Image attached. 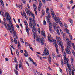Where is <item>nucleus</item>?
I'll return each mask as SVG.
<instances>
[{
	"label": "nucleus",
	"instance_id": "e2e57ef3",
	"mask_svg": "<svg viewBox=\"0 0 75 75\" xmlns=\"http://www.w3.org/2000/svg\"><path fill=\"white\" fill-rule=\"evenodd\" d=\"M56 28L57 29V30H59V27L58 26L57 28Z\"/></svg>",
	"mask_w": 75,
	"mask_h": 75
},
{
	"label": "nucleus",
	"instance_id": "a211bd4d",
	"mask_svg": "<svg viewBox=\"0 0 75 75\" xmlns=\"http://www.w3.org/2000/svg\"><path fill=\"white\" fill-rule=\"evenodd\" d=\"M6 20L8 22H11V18L10 17L6 18Z\"/></svg>",
	"mask_w": 75,
	"mask_h": 75
},
{
	"label": "nucleus",
	"instance_id": "2eb2a0df",
	"mask_svg": "<svg viewBox=\"0 0 75 75\" xmlns=\"http://www.w3.org/2000/svg\"><path fill=\"white\" fill-rule=\"evenodd\" d=\"M48 61L49 63L50 64H51V56L49 55L48 57Z\"/></svg>",
	"mask_w": 75,
	"mask_h": 75
},
{
	"label": "nucleus",
	"instance_id": "72a5a7b5",
	"mask_svg": "<svg viewBox=\"0 0 75 75\" xmlns=\"http://www.w3.org/2000/svg\"><path fill=\"white\" fill-rule=\"evenodd\" d=\"M39 6H42V4H41V1L40 0H39Z\"/></svg>",
	"mask_w": 75,
	"mask_h": 75
},
{
	"label": "nucleus",
	"instance_id": "2f4dec72",
	"mask_svg": "<svg viewBox=\"0 0 75 75\" xmlns=\"http://www.w3.org/2000/svg\"><path fill=\"white\" fill-rule=\"evenodd\" d=\"M14 42L15 44H17V40H16V39L15 38L14 39Z\"/></svg>",
	"mask_w": 75,
	"mask_h": 75
},
{
	"label": "nucleus",
	"instance_id": "0e129e2a",
	"mask_svg": "<svg viewBox=\"0 0 75 75\" xmlns=\"http://www.w3.org/2000/svg\"><path fill=\"white\" fill-rule=\"evenodd\" d=\"M29 26L30 28H32V24H30L29 25Z\"/></svg>",
	"mask_w": 75,
	"mask_h": 75
},
{
	"label": "nucleus",
	"instance_id": "aec40b11",
	"mask_svg": "<svg viewBox=\"0 0 75 75\" xmlns=\"http://www.w3.org/2000/svg\"><path fill=\"white\" fill-rule=\"evenodd\" d=\"M71 61L72 64V65H73V64H74V58H71Z\"/></svg>",
	"mask_w": 75,
	"mask_h": 75
},
{
	"label": "nucleus",
	"instance_id": "423d86ee",
	"mask_svg": "<svg viewBox=\"0 0 75 75\" xmlns=\"http://www.w3.org/2000/svg\"><path fill=\"white\" fill-rule=\"evenodd\" d=\"M46 11V13L48 15L47 16H46V18H47V20H49V19L51 18V15L50 12H48V11H49V8H47Z\"/></svg>",
	"mask_w": 75,
	"mask_h": 75
},
{
	"label": "nucleus",
	"instance_id": "4c0bfd02",
	"mask_svg": "<svg viewBox=\"0 0 75 75\" xmlns=\"http://www.w3.org/2000/svg\"><path fill=\"white\" fill-rule=\"evenodd\" d=\"M32 62H33V64L35 65V66H37V63H36V62H35L34 61H33Z\"/></svg>",
	"mask_w": 75,
	"mask_h": 75
},
{
	"label": "nucleus",
	"instance_id": "f257e3e1",
	"mask_svg": "<svg viewBox=\"0 0 75 75\" xmlns=\"http://www.w3.org/2000/svg\"><path fill=\"white\" fill-rule=\"evenodd\" d=\"M33 29H32V31L33 32V33L34 34V38L35 40V39L36 37V41H38L39 42H41L42 44L43 45V44H44V38L42 37L41 39H40V37L37 36V35H36V33H35V32H34L35 31V32L36 31V29H35V28L34 27V26H35V25H36L35 23V22H34L33 23Z\"/></svg>",
	"mask_w": 75,
	"mask_h": 75
},
{
	"label": "nucleus",
	"instance_id": "ea45409f",
	"mask_svg": "<svg viewBox=\"0 0 75 75\" xmlns=\"http://www.w3.org/2000/svg\"><path fill=\"white\" fill-rule=\"evenodd\" d=\"M68 66V68H72V66H71V65H69L68 64V65H67Z\"/></svg>",
	"mask_w": 75,
	"mask_h": 75
},
{
	"label": "nucleus",
	"instance_id": "69168bd1",
	"mask_svg": "<svg viewBox=\"0 0 75 75\" xmlns=\"http://www.w3.org/2000/svg\"><path fill=\"white\" fill-rule=\"evenodd\" d=\"M4 22H5V23L6 21V19H5V18H4Z\"/></svg>",
	"mask_w": 75,
	"mask_h": 75
},
{
	"label": "nucleus",
	"instance_id": "6ab92c4d",
	"mask_svg": "<svg viewBox=\"0 0 75 75\" xmlns=\"http://www.w3.org/2000/svg\"><path fill=\"white\" fill-rule=\"evenodd\" d=\"M46 18V20H47V22L48 23H49V26H50V25H51V22L50 21V18H49V19H47V18Z\"/></svg>",
	"mask_w": 75,
	"mask_h": 75
},
{
	"label": "nucleus",
	"instance_id": "cd10ccee",
	"mask_svg": "<svg viewBox=\"0 0 75 75\" xmlns=\"http://www.w3.org/2000/svg\"><path fill=\"white\" fill-rule=\"evenodd\" d=\"M52 55L53 56V59H55V53L54 52L52 53Z\"/></svg>",
	"mask_w": 75,
	"mask_h": 75
},
{
	"label": "nucleus",
	"instance_id": "49530a36",
	"mask_svg": "<svg viewBox=\"0 0 75 75\" xmlns=\"http://www.w3.org/2000/svg\"><path fill=\"white\" fill-rule=\"evenodd\" d=\"M24 55L25 57H28V53H25Z\"/></svg>",
	"mask_w": 75,
	"mask_h": 75
},
{
	"label": "nucleus",
	"instance_id": "680f3d73",
	"mask_svg": "<svg viewBox=\"0 0 75 75\" xmlns=\"http://www.w3.org/2000/svg\"><path fill=\"white\" fill-rule=\"evenodd\" d=\"M67 8L69 10L70 9V6L69 5H68L67 6Z\"/></svg>",
	"mask_w": 75,
	"mask_h": 75
},
{
	"label": "nucleus",
	"instance_id": "dca6fc26",
	"mask_svg": "<svg viewBox=\"0 0 75 75\" xmlns=\"http://www.w3.org/2000/svg\"><path fill=\"white\" fill-rule=\"evenodd\" d=\"M2 24H4L5 27L6 28L7 30H8V28H7V25L6 24V22H2Z\"/></svg>",
	"mask_w": 75,
	"mask_h": 75
},
{
	"label": "nucleus",
	"instance_id": "4be33fe9",
	"mask_svg": "<svg viewBox=\"0 0 75 75\" xmlns=\"http://www.w3.org/2000/svg\"><path fill=\"white\" fill-rule=\"evenodd\" d=\"M27 33L28 35V36L30 35V32H29V30H30V29H26Z\"/></svg>",
	"mask_w": 75,
	"mask_h": 75
},
{
	"label": "nucleus",
	"instance_id": "c9c22d12",
	"mask_svg": "<svg viewBox=\"0 0 75 75\" xmlns=\"http://www.w3.org/2000/svg\"><path fill=\"white\" fill-rule=\"evenodd\" d=\"M28 46H29V47H30V48L31 49V50H32V51H33V48L32 47H31V45L29 44L28 45Z\"/></svg>",
	"mask_w": 75,
	"mask_h": 75
},
{
	"label": "nucleus",
	"instance_id": "5701e85b",
	"mask_svg": "<svg viewBox=\"0 0 75 75\" xmlns=\"http://www.w3.org/2000/svg\"><path fill=\"white\" fill-rule=\"evenodd\" d=\"M14 71L16 75H18V72L17 70H15V69H14Z\"/></svg>",
	"mask_w": 75,
	"mask_h": 75
},
{
	"label": "nucleus",
	"instance_id": "c85d7f7f",
	"mask_svg": "<svg viewBox=\"0 0 75 75\" xmlns=\"http://www.w3.org/2000/svg\"><path fill=\"white\" fill-rule=\"evenodd\" d=\"M64 25L65 27L66 28L65 29L66 30V29H67V28H68V25H67V24H66V23H64ZM65 29V30L66 31V30Z\"/></svg>",
	"mask_w": 75,
	"mask_h": 75
},
{
	"label": "nucleus",
	"instance_id": "37998d69",
	"mask_svg": "<svg viewBox=\"0 0 75 75\" xmlns=\"http://www.w3.org/2000/svg\"><path fill=\"white\" fill-rule=\"evenodd\" d=\"M42 13L43 15H44V14H45V11H44V10H42Z\"/></svg>",
	"mask_w": 75,
	"mask_h": 75
},
{
	"label": "nucleus",
	"instance_id": "f8f14e48",
	"mask_svg": "<svg viewBox=\"0 0 75 75\" xmlns=\"http://www.w3.org/2000/svg\"><path fill=\"white\" fill-rule=\"evenodd\" d=\"M5 17H6V18L10 17V15H9V13H8V12H5Z\"/></svg>",
	"mask_w": 75,
	"mask_h": 75
},
{
	"label": "nucleus",
	"instance_id": "052dcab7",
	"mask_svg": "<svg viewBox=\"0 0 75 75\" xmlns=\"http://www.w3.org/2000/svg\"><path fill=\"white\" fill-rule=\"evenodd\" d=\"M54 43L55 44H57V41H56V40H53Z\"/></svg>",
	"mask_w": 75,
	"mask_h": 75
},
{
	"label": "nucleus",
	"instance_id": "7c9ffc66",
	"mask_svg": "<svg viewBox=\"0 0 75 75\" xmlns=\"http://www.w3.org/2000/svg\"><path fill=\"white\" fill-rule=\"evenodd\" d=\"M29 18L30 21V23H33V19H32V18H31V17H29Z\"/></svg>",
	"mask_w": 75,
	"mask_h": 75
},
{
	"label": "nucleus",
	"instance_id": "bb28decb",
	"mask_svg": "<svg viewBox=\"0 0 75 75\" xmlns=\"http://www.w3.org/2000/svg\"><path fill=\"white\" fill-rule=\"evenodd\" d=\"M31 16H32L33 18V21H35V17H34V15L33 14V13H31Z\"/></svg>",
	"mask_w": 75,
	"mask_h": 75
},
{
	"label": "nucleus",
	"instance_id": "c03bdc74",
	"mask_svg": "<svg viewBox=\"0 0 75 75\" xmlns=\"http://www.w3.org/2000/svg\"><path fill=\"white\" fill-rule=\"evenodd\" d=\"M14 61L16 63H18V62H17V59L16 58V57H15V59H14Z\"/></svg>",
	"mask_w": 75,
	"mask_h": 75
},
{
	"label": "nucleus",
	"instance_id": "a18cd8bd",
	"mask_svg": "<svg viewBox=\"0 0 75 75\" xmlns=\"http://www.w3.org/2000/svg\"><path fill=\"white\" fill-rule=\"evenodd\" d=\"M16 54L18 56H19V53L18 52V50H16Z\"/></svg>",
	"mask_w": 75,
	"mask_h": 75
},
{
	"label": "nucleus",
	"instance_id": "20e7f679",
	"mask_svg": "<svg viewBox=\"0 0 75 75\" xmlns=\"http://www.w3.org/2000/svg\"><path fill=\"white\" fill-rule=\"evenodd\" d=\"M56 40L57 41L58 44L59 45H60L61 47L62 51V52H64V46L62 45V42L61 40V39L60 37H57L56 36Z\"/></svg>",
	"mask_w": 75,
	"mask_h": 75
},
{
	"label": "nucleus",
	"instance_id": "3c124183",
	"mask_svg": "<svg viewBox=\"0 0 75 75\" xmlns=\"http://www.w3.org/2000/svg\"><path fill=\"white\" fill-rule=\"evenodd\" d=\"M18 65L17 64L16 65V66H15V68L16 69V70H18V69H17V68H18Z\"/></svg>",
	"mask_w": 75,
	"mask_h": 75
},
{
	"label": "nucleus",
	"instance_id": "39448f33",
	"mask_svg": "<svg viewBox=\"0 0 75 75\" xmlns=\"http://www.w3.org/2000/svg\"><path fill=\"white\" fill-rule=\"evenodd\" d=\"M64 64H66L67 65H68V61H69V59L68 58H67L66 56V53L65 52H64Z\"/></svg>",
	"mask_w": 75,
	"mask_h": 75
},
{
	"label": "nucleus",
	"instance_id": "4d7b16f0",
	"mask_svg": "<svg viewBox=\"0 0 75 75\" xmlns=\"http://www.w3.org/2000/svg\"><path fill=\"white\" fill-rule=\"evenodd\" d=\"M38 32H39V34L41 33V31H40V29L39 28H38Z\"/></svg>",
	"mask_w": 75,
	"mask_h": 75
},
{
	"label": "nucleus",
	"instance_id": "c756f323",
	"mask_svg": "<svg viewBox=\"0 0 75 75\" xmlns=\"http://www.w3.org/2000/svg\"><path fill=\"white\" fill-rule=\"evenodd\" d=\"M24 22L26 26H27L28 24H27V21H26V20H24Z\"/></svg>",
	"mask_w": 75,
	"mask_h": 75
},
{
	"label": "nucleus",
	"instance_id": "58836bf2",
	"mask_svg": "<svg viewBox=\"0 0 75 75\" xmlns=\"http://www.w3.org/2000/svg\"><path fill=\"white\" fill-rule=\"evenodd\" d=\"M38 8L39 11H40V10L41 9V5H39L38 6Z\"/></svg>",
	"mask_w": 75,
	"mask_h": 75
},
{
	"label": "nucleus",
	"instance_id": "1a4fd4ad",
	"mask_svg": "<svg viewBox=\"0 0 75 75\" xmlns=\"http://www.w3.org/2000/svg\"><path fill=\"white\" fill-rule=\"evenodd\" d=\"M45 50H44V52H43V54L45 55H48L49 54V53H48V51L47 50V49L46 48H44Z\"/></svg>",
	"mask_w": 75,
	"mask_h": 75
},
{
	"label": "nucleus",
	"instance_id": "6e6552de",
	"mask_svg": "<svg viewBox=\"0 0 75 75\" xmlns=\"http://www.w3.org/2000/svg\"><path fill=\"white\" fill-rule=\"evenodd\" d=\"M50 11L51 12L52 16V17H55V13L54 11H53V9L52 8H50Z\"/></svg>",
	"mask_w": 75,
	"mask_h": 75
},
{
	"label": "nucleus",
	"instance_id": "393cba45",
	"mask_svg": "<svg viewBox=\"0 0 75 75\" xmlns=\"http://www.w3.org/2000/svg\"><path fill=\"white\" fill-rule=\"evenodd\" d=\"M52 25H50V26H49V30L50 32V33H51V31H52V30L51 29V28H52Z\"/></svg>",
	"mask_w": 75,
	"mask_h": 75
},
{
	"label": "nucleus",
	"instance_id": "774afa93",
	"mask_svg": "<svg viewBox=\"0 0 75 75\" xmlns=\"http://www.w3.org/2000/svg\"><path fill=\"white\" fill-rule=\"evenodd\" d=\"M20 52H21V53H23V50H20Z\"/></svg>",
	"mask_w": 75,
	"mask_h": 75
},
{
	"label": "nucleus",
	"instance_id": "b1692460",
	"mask_svg": "<svg viewBox=\"0 0 75 75\" xmlns=\"http://www.w3.org/2000/svg\"><path fill=\"white\" fill-rule=\"evenodd\" d=\"M69 22H70L71 24V25H72L73 24V20H72V19H69Z\"/></svg>",
	"mask_w": 75,
	"mask_h": 75
},
{
	"label": "nucleus",
	"instance_id": "13d9d810",
	"mask_svg": "<svg viewBox=\"0 0 75 75\" xmlns=\"http://www.w3.org/2000/svg\"><path fill=\"white\" fill-rule=\"evenodd\" d=\"M72 53L74 55H75V52L73 50H72Z\"/></svg>",
	"mask_w": 75,
	"mask_h": 75
},
{
	"label": "nucleus",
	"instance_id": "ddd939ff",
	"mask_svg": "<svg viewBox=\"0 0 75 75\" xmlns=\"http://www.w3.org/2000/svg\"><path fill=\"white\" fill-rule=\"evenodd\" d=\"M48 37L49 41H50V42H52V40H53V38L52 37L50 38V36H48Z\"/></svg>",
	"mask_w": 75,
	"mask_h": 75
},
{
	"label": "nucleus",
	"instance_id": "79ce46f5",
	"mask_svg": "<svg viewBox=\"0 0 75 75\" xmlns=\"http://www.w3.org/2000/svg\"><path fill=\"white\" fill-rule=\"evenodd\" d=\"M18 46L19 47H20V43L19 41H18Z\"/></svg>",
	"mask_w": 75,
	"mask_h": 75
},
{
	"label": "nucleus",
	"instance_id": "5fc2aeb1",
	"mask_svg": "<svg viewBox=\"0 0 75 75\" xmlns=\"http://www.w3.org/2000/svg\"><path fill=\"white\" fill-rule=\"evenodd\" d=\"M43 3L44 4H45V0H42Z\"/></svg>",
	"mask_w": 75,
	"mask_h": 75
},
{
	"label": "nucleus",
	"instance_id": "7ed1b4c3",
	"mask_svg": "<svg viewBox=\"0 0 75 75\" xmlns=\"http://www.w3.org/2000/svg\"><path fill=\"white\" fill-rule=\"evenodd\" d=\"M67 41V42L68 45H67V47L65 49L66 52L67 54H71V51L69 50V49L71 48V47H72L70 43H71V41H69V40L68 39V38H66Z\"/></svg>",
	"mask_w": 75,
	"mask_h": 75
},
{
	"label": "nucleus",
	"instance_id": "9d476101",
	"mask_svg": "<svg viewBox=\"0 0 75 75\" xmlns=\"http://www.w3.org/2000/svg\"><path fill=\"white\" fill-rule=\"evenodd\" d=\"M53 18H54V19L55 20L57 23H59V17H57H57L56 16H55V17H52Z\"/></svg>",
	"mask_w": 75,
	"mask_h": 75
},
{
	"label": "nucleus",
	"instance_id": "8fccbe9b",
	"mask_svg": "<svg viewBox=\"0 0 75 75\" xmlns=\"http://www.w3.org/2000/svg\"><path fill=\"white\" fill-rule=\"evenodd\" d=\"M25 44L26 46V47H27L28 46V44H28V43H27V42H25Z\"/></svg>",
	"mask_w": 75,
	"mask_h": 75
},
{
	"label": "nucleus",
	"instance_id": "338daca9",
	"mask_svg": "<svg viewBox=\"0 0 75 75\" xmlns=\"http://www.w3.org/2000/svg\"><path fill=\"white\" fill-rule=\"evenodd\" d=\"M5 61H8V59L7 58H5Z\"/></svg>",
	"mask_w": 75,
	"mask_h": 75
},
{
	"label": "nucleus",
	"instance_id": "de8ad7c7",
	"mask_svg": "<svg viewBox=\"0 0 75 75\" xmlns=\"http://www.w3.org/2000/svg\"><path fill=\"white\" fill-rule=\"evenodd\" d=\"M43 24H44V25H46V21H45V20H44Z\"/></svg>",
	"mask_w": 75,
	"mask_h": 75
},
{
	"label": "nucleus",
	"instance_id": "f3484780",
	"mask_svg": "<svg viewBox=\"0 0 75 75\" xmlns=\"http://www.w3.org/2000/svg\"><path fill=\"white\" fill-rule=\"evenodd\" d=\"M55 47L56 48V51L57 52V53H58V45L56 44H55Z\"/></svg>",
	"mask_w": 75,
	"mask_h": 75
},
{
	"label": "nucleus",
	"instance_id": "a878e982",
	"mask_svg": "<svg viewBox=\"0 0 75 75\" xmlns=\"http://www.w3.org/2000/svg\"><path fill=\"white\" fill-rule=\"evenodd\" d=\"M61 65H62V66H64V60H63V59H61Z\"/></svg>",
	"mask_w": 75,
	"mask_h": 75
},
{
	"label": "nucleus",
	"instance_id": "a19ab883",
	"mask_svg": "<svg viewBox=\"0 0 75 75\" xmlns=\"http://www.w3.org/2000/svg\"><path fill=\"white\" fill-rule=\"evenodd\" d=\"M57 33L59 35H60V33H59V30H57Z\"/></svg>",
	"mask_w": 75,
	"mask_h": 75
},
{
	"label": "nucleus",
	"instance_id": "f704fd0d",
	"mask_svg": "<svg viewBox=\"0 0 75 75\" xmlns=\"http://www.w3.org/2000/svg\"><path fill=\"white\" fill-rule=\"evenodd\" d=\"M72 46H73V48L75 50V44L74 43H72Z\"/></svg>",
	"mask_w": 75,
	"mask_h": 75
},
{
	"label": "nucleus",
	"instance_id": "bf43d9fd",
	"mask_svg": "<svg viewBox=\"0 0 75 75\" xmlns=\"http://www.w3.org/2000/svg\"><path fill=\"white\" fill-rule=\"evenodd\" d=\"M44 59H47L48 58V57L45 56L43 57Z\"/></svg>",
	"mask_w": 75,
	"mask_h": 75
},
{
	"label": "nucleus",
	"instance_id": "0eeeda50",
	"mask_svg": "<svg viewBox=\"0 0 75 75\" xmlns=\"http://www.w3.org/2000/svg\"><path fill=\"white\" fill-rule=\"evenodd\" d=\"M66 31L67 33L69 35V37L70 38V39L71 40H72V35H71V34L69 33V30H68V29H66Z\"/></svg>",
	"mask_w": 75,
	"mask_h": 75
},
{
	"label": "nucleus",
	"instance_id": "09e8293b",
	"mask_svg": "<svg viewBox=\"0 0 75 75\" xmlns=\"http://www.w3.org/2000/svg\"><path fill=\"white\" fill-rule=\"evenodd\" d=\"M20 41L21 42H23V43H24V41H23V39L21 38L20 39Z\"/></svg>",
	"mask_w": 75,
	"mask_h": 75
},
{
	"label": "nucleus",
	"instance_id": "f03ea898",
	"mask_svg": "<svg viewBox=\"0 0 75 75\" xmlns=\"http://www.w3.org/2000/svg\"><path fill=\"white\" fill-rule=\"evenodd\" d=\"M8 26V30H9L11 34H13V37L16 36V39H17L18 37H17V32L15 31H14V28L13 25H11V26H10L9 24H7Z\"/></svg>",
	"mask_w": 75,
	"mask_h": 75
},
{
	"label": "nucleus",
	"instance_id": "e433bc0d",
	"mask_svg": "<svg viewBox=\"0 0 75 75\" xmlns=\"http://www.w3.org/2000/svg\"><path fill=\"white\" fill-rule=\"evenodd\" d=\"M71 70L72 71H75V67L74 66H73L71 69Z\"/></svg>",
	"mask_w": 75,
	"mask_h": 75
},
{
	"label": "nucleus",
	"instance_id": "4468645a",
	"mask_svg": "<svg viewBox=\"0 0 75 75\" xmlns=\"http://www.w3.org/2000/svg\"><path fill=\"white\" fill-rule=\"evenodd\" d=\"M23 62V59H22V61L21 60L19 61V62L20 63V64H19V68H21V67L22 68H23V66H22V62Z\"/></svg>",
	"mask_w": 75,
	"mask_h": 75
},
{
	"label": "nucleus",
	"instance_id": "473e14b6",
	"mask_svg": "<svg viewBox=\"0 0 75 75\" xmlns=\"http://www.w3.org/2000/svg\"><path fill=\"white\" fill-rule=\"evenodd\" d=\"M53 25V27L54 28L55 30L57 28L56 27V25L55 24V23H54Z\"/></svg>",
	"mask_w": 75,
	"mask_h": 75
},
{
	"label": "nucleus",
	"instance_id": "9b49d317",
	"mask_svg": "<svg viewBox=\"0 0 75 75\" xmlns=\"http://www.w3.org/2000/svg\"><path fill=\"white\" fill-rule=\"evenodd\" d=\"M33 8L35 13L36 15H37V13L36 10H37V6H36V5H35V4H33Z\"/></svg>",
	"mask_w": 75,
	"mask_h": 75
},
{
	"label": "nucleus",
	"instance_id": "6e6d98bb",
	"mask_svg": "<svg viewBox=\"0 0 75 75\" xmlns=\"http://www.w3.org/2000/svg\"><path fill=\"white\" fill-rule=\"evenodd\" d=\"M66 71L67 73H68L69 71V70H68V68H66Z\"/></svg>",
	"mask_w": 75,
	"mask_h": 75
},
{
	"label": "nucleus",
	"instance_id": "864d4df0",
	"mask_svg": "<svg viewBox=\"0 0 75 75\" xmlns=\"http://www.w3.org/2000/svg\"><path fill=\"white\" fill-rule=\"evenodd\" d=\"M69 3L70 4H72L74 3V1L73 0H71L69 1Z\"/></svg>",
	"mask_w": 75,
	"mask_h": 75
},
{
	"label": "nucleus",
	"instance_id": "603ef678",
	"mask_svg": "<svg viewBox=\"0 0 75 75\" xmlns=\"http://www.w3.org/2000/svg\"><path fill=\"white\" fill-rule=\"evenodd\" d=\"M29 59H30V61H31L32 62H33V59H32V58H31L30 57Z\"/></svg>",
	"mask_w": 75,
	"mask_h": 75
},
{
	"label": "nucleus",
	"instance_id": "412c9836",
	"mask_svg": "<svg viewBox=\"0 0 75 75\" xmlns=\"http://www.w3.org/2000/svg\"><path fill=\"white\" fill-rule=\"evenodd\" d=\"M0 2L1 4V5L3 7H4V4H3V2L2 0H0Z\"/></svg>",
	"mask_w": 75,
	"mask_h": 75
}]
</instances>
